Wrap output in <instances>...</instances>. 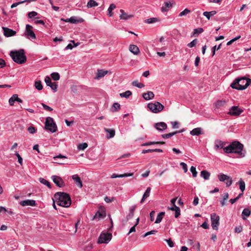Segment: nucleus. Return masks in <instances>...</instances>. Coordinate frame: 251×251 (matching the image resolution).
<instances>
[{
    "mask_svg": "<svg viewBox=\"0 0 251 251\" xmlns=\"http://www.w3.org/2000/svg\"><path fill=\"white\" fill-rule=\"evenodd\" d=\"M132 94V93L130 91L127 90L124 93H120V96L121 97H124L126 98H128L129 96H130Z\"/></svg>",
    "mask_w": 251,
    "mask_h": 251,
    "instance_id": "nucleus-40",
    "label": "nucleus"
},
{
    "mask_svg": "<svg viewBox=\"0 0 251 251\" xmlns=\"http://www.w3.org/2000/svg\"><path fill=\"white\" fill-rule=\"evenodd\" d=\"M41 105H42L43 108L47 111H52L53 110V109L52 108L45 104L44 103H42Z\"/></svg>",
    "mask_w": 251,
    "mask_h": 251,
    "instance_id": "nucleus-58",
    "label": "nucleus"
},
{
    "mask_svg": "<svg viewBox=\"0 0 251 251\" xmlns=\"http://www.w3.org/2000/svg\"><path fill=\"white\" fill-rule=\"evenodd\" d=\"M37 15V13L35 11H31L28 13V17L29 18H32Z\"/></svg>",
    "mask_w": 251,
    "mask_h": 251,
    "instance_id": "nucleus-61",
    "label": "nucleus"
},
{
    "mask_svg": "<svg viewBox=\"0 0 251 251\" xmlns=\"http://www.w3.org/2000/svg\"><path fill=\"white\" fill-rule=\"evenodd\" d=\"M133 175V173H125L124 174L121 175H118L116 174H113L111 176V178H115L117 177H127V176H131Z\"/></svg>",
    "mask_w": 251,
    "mask_h": 251,
    "instance_id": "nucleus-20",
    "label": "nucleus"
},
{
    "mask_svg": "<svg viewBox=\"0 0 251 251\" xmlns=\"http://www.w3.org/2000/svg\"><path fill=\"white\" fill-rule=\"evenodd\" d=\"M241 38V36H238L234 38H233L232 39L230 40V41H229L227 43H226V45L227 46H229L232 43H233L234 42L236 41V40H238L239 39H240Z\"/></svg>",
    "mask_w": 251,
    "mask_h": 251,
    "instance_id": "nucleus-54",
    "label": "nucleus"
},
{
    "mask_svg": "<svg viewBox=\"0 0 251 251\" xmlns=\"http://www.w3.org/2000/svg\"><path fill=\"white\" fill-rule=\"evenodd\" d=\"M108 73L107 71H104L102 70H98L96 76L95 77V79H99L103 76H104Z\"/></svg>",
    "mask_w": 251,
    "mask_h": 251,
    "instance_id": "nucleus-19",
    "label": "nucleus"
},
{
    "mask_svg": "<svg viewBox=\"0 0 251 251\" xmlns=\"http://www.w3.org/2000/svg\"><path fill=\"white\" fill-rule=\"evenodd\" d=\"M57 204L61 206L68 207L71 204V198L69 194L64 192H57L54 195Z\"/></svg>",
    "mask_w": 251,
    "mask_h": 251,
    "instance_id": "nucleus-2",
    "label": "nucleus"
},
{
    "mask_svg": "<svg viewBox=\"0 0 251 251\" xmlns=\"http://www.w3.org/2000/svg\"><path fill=\"white\" fill-rule=\"evenodd\" d=\"M180 165L182 167L184 173H186L188 171L187 164L184 162L180 163Z\"/></svg>",
    "mask_w": 251,
    "mask_h": 251,
    "instance_id": "nucleus-60",
    "label": "nucleus"
},
{
    "mask_svg": "<svg viewBox=\"0 0 251 251\" xmlns=\"http://www.w3.org/2000/svg\"><path fill=\"white\" fill-rule=\"evenodd\" d=\"M242 229H243L242 226H240L235 227L234 230L236 233H240L242 231Z\"/></svg>",
    "mask_w": 251,
    "mask_h": 251,
    "instance_id": "nucleus-64",
    "label": "nucleus"
},
{
    "mask_svg": "<svg viewBox=\"0 0 251 251\" xmlns=\"http://www.w3.org/2000/svg\"><path fill=\"white\" fill-rule=\"evenodd\" d=\"M158 21V20L156 18H151L146 19L145 21V22L147 24H152V23H155Z\"/></svg>",
    "mask_w": 251,
    "mask_h": 251,
    "instance_id": "nucleus-43",
    "label": "nucleus"
},
{
    "mask_svg": "<svg viewBox=\"0 0 251 251\" xmlns=\"http://www.w3.org/2000/svg\"><path fill=\"white\" fill-rule=\"evenodd\" d=\"M251 212L249 209L245 208L242 212V215L243 216V219L244 220H245L246 219V217H249L250 215H251Z\"/></svg>",
    "mask_w": 251,
    "mask_h": 251,
    "instance_id": "nucleus-31",
    "label": "nucleus"
},
{
    "mask_svg": "<svg viewBox=\"0 0 251 251\" xmlns=\"http://www.w3.org/2000/svg\"><path fill=\"white\" fill-rule=\"evenodd\" d=\"M203 31L202 28H198L194 29L193 35L197 36L199 34L201 33Z\"/></svg>",
    "mask_w": 251,
    "mask_h": 251,
    "instance_id": "nucleus-41",
    "label": "nucleus"
},
{
    "mask_svg": "<svg viewBox=\"0 0 251 251\" xmlns=\"http://www.w3.org/2000/svg\"><path fill=\"white\" fill-rule=\"evenodd\" d=\"M116 8V5L114 3H112L110 5V6L108 8V15L109 17H111L113 15L112 11Z\"/></svg>",
    "mask_w": 251,
    "mask_h": 251,
    "instance_id": "nucleus-35",
    "label": "nucleus"
},
{
    "mask_svg": "<svg viewBox=\"0 0 251 251\" xmlns=\"http://www.w3.org/2000/svg\"><path fill=\"white\" fill-rule=\"evenodd\" d=\"M112 234L108 232H102L98 239V243L100 244H107L112 239Z\"/></svg>",
    "mask_w": 251,
    "mask_h": 251,
    "instance_id": "nucleus-7",
    "label": "nucleus"
},
{
    "mask_svg": "<svg viewBox=\"0 0 251 251\" xmlns=\"http://www.w3.org/2000/svg\"><path fill=\"white\" fill-rule=\"evenodd\" d=\"M71 42L73 43V45H72L71 43L69 44L66 47L65 50H72L74 47H77L79 44V43L75 44L74 41H71Z\"/></svg>",
    "mask_w": 251,
    "mask_h": 251,
    "instance_id": "nucleus-37",
    "label": "nucleus"
},
{
    "mask_svg": "<svg viewBox=\"0 0 251 251\" xmlns=\"http://www.w3.org/2000/svg\"><path fill=\"white\" fill-rule=\"evenodd\" d=\"M20 204L23 206L28 205L31 206H35L36 205L35 201L33 200H26L25 201H22L20 202Z\"/></svg>",
    "mask_w": 251,
    "mask_h": 251,
    "instance_id": "nucleus-15",
    "label": "nucleus"
},
{
    "mask_svg": "<svg viewBox=\"0 0 251 251\" xmlns=\"http://www.w3.org/2000/svg\"><path fill=\"white\" fill-rule=\"evenodd\" d=\"M51 76L54 80H58L60 78V75L58 73H53L51 74Z\"/></svg>",
    "mask_w": 251,
    "mask_h": 251,
    "instance_id": "nucleus-48",
    "label": "nucleus"
},
{
    "mask_svg": "<svg viewBox=\"0 0 251 251\" xmlns=\"http://www.w3.org/2000/svg\"><path fill=\"white\" fill-rule=\"evenodd\" d=\"M197 41H198L197 39H195L192 41H191L190 43H189L187 45V46L189 47V48H193L194 46H195V45L197 44Z\"/></svg>",
    "mask_w": 251,
    "mask_h": 251,
    "instance_id": "nucleus-52",
    "label": "nucleus"
},
{
    "mask_svg": "<svg viewBox=\"0 0 251 251\" xmlns=\"http://www.w3.org/2000/svg\"><path fill=\"white\" fill-rule=\"evenodd\" d=\"M10 55L13 60L18 64H22L26 61V57L23 49L17 51H11Z\"/></svg>",
    "mask_w": 251,
    "mask_h": 251,
    "instance_id": "nucleus-4",
    "label": "nucleus"
},
{
    "mask_svg": "<svg viewBox=\"0 0 251 251\" xmlns=\"http://www.w3.org/2000/svg\"><path fill=\"white\" fill-rule=\"evenodd\" d=\"M104 130L105 132L108 133L106 137L108 139L113 138L115 134V131L113 129L105 128Z\"/></svg>",
    "mask_w": 251,
    "mask_h": 251,
    "instance_id": "nucleus-24",
    "label": "nucleus"
},
{
    "mask_svg": "<svg viewBox=\"0 0 251 251\" xmlns=\"http://www.w3.org/2000/svg\"><path fill=\"white\" fill-rule=\"evenodd\" d=\"M120 12L121 13V14L120 16L121 19L127 20L129 18L132 17V15H127V14L125 13L122 9L120 10Z\"/></svg>",
    "mask_w": 251,
    "mask_h": 251,
    "instance_id": "nucleus-27",
    "label": "nucleus"
},
{
    "mask_svg": "<svg viewBox=\"0 0 251 251\" xmlns=\"http://www.w3.org/2000/svg\"><path fill=\"white\" fill-rule=\"evenodd\" d=\"M51 178L53 182L59 187H63L65 186V183L61 177L57 176H52Z\"/></svg>",
    "mask_w": 251,
    "mask_h": 251,
    "instance_id": "nucleus-11",
    "label": "nucleus"
},
{
    "mask_svg": "<svg viewBox=\"0 0 251 251\" xmlns=\"http://www.w3.org/2000/svg\"><path fill=\"white\" fill-rule=\"evenodd\" d=\"M156 232H157L156 230H151V231H148V232H146L144 235H143V237H147L148 235H151V234H155Z\"/></svg>",
    "mask_w": 251,
    "mask_h": 251,
    "instance_id": "nucleus-62",
    "label": "nucleus"
},
{
    "mask_svg": "<svg viewBox=\"0 0 251 251\" xmlns=\"http://www.w3.org/2000/svg\"><path fill=\"white\" fill-rule=\"evenodd\" d=\"M15 96V94H14L9 99V104L11 105V106H13L14 105V102L15 101H16L15 99V97H14Z\"/></svg>",
    "mask_w": 251,
    "mask_h": 251,
    "instance_id": "nucleus-55",
    "label": "nucleus"
},
{
    "mask_svg": "<svg viewBox=\"0 0 251 251\" xmlns=\"http://www.w3.org/2000/svg\"><path fill=\"white\" fill-rule=\"evenodd\" d=\"M216 14V11H211L210 12H204L203 13V15L205 16L208 20L210 19V18L215 15Z\"/></svg>",
    "mask_w": 251,
    "mask_h": 251,
    "instance_id": "nucleus-32",
    "label": "nucleus"
},
{
    "mask_svg": "<svg viewBox=\"0 0 251 251\" xmlns=\"http://www.w3.org/2000/svg\"><path fill=\"white\" fill-rule=\"evenodd\" d=\"M27 131L31 134H34L36 132V129L33 126H30L27 128Z\"/></svg>",
    "mask_w": 251,
    "mask_h": 251,
    "instance_id": "nucleus-56",
    "label": "nucleus"
},
{
    "mask_svg": "<svg viewBox=\"0 0 251 251\" xmlns=\"http://www.w3.org/2000/svg\"><path fill=\"white\" fill-rule=\"evenodd\" d=\"M242 112L243 110L241 109L240 108H239L238 106H234L230 108L228 114L233 116H238Z\"/></svg>",
    "mask_w": 251,
    "mask_h": 251,
    "instance_id": "nucleus-13",
    "label": "nucleus"
},
{
    "mask_svg": "<svg viewBox=\"0 0 251 251\" xmlns=\"http://www.w3.org/2000/svg\"><path fill=\"white\" fill-rule=\"evenodd\" d=\"M165 241L167 243L170 248H173L174 246V243L170 238L169 239H165Z\"/></svg>",
    "mask_w": 251,
    "mask_h": 251,
    "instance_id": "nucleus-59",
    "label": "nucleus"
},
{
    "mask_svg": "<svg viewBox=\"0 0 251 251\" xmlns=\"http://www.w3.org/2000/svg\"><path fill=\"white\" fill-rule=\"evenodd\" d=\"M15 154L18 158V162L20 164V165H22V164H23L22 157L21 156V155L19 154V153L17 151L15 152Z\"/></svg>",
    "mask_w": 251,
    "mask_h": 251,
    "instance_id": "nucleus-51",
    "label": "nucleus"
},
{
    "mask_svg": "<svg viewBox=\"0 0 251 251\" xmlns=\"http://www.w3.org/2000/svg\"><path fill=\"white\" fill-rule=\"evenodd\" d=\"M172 6V4L170 1H166L164 3V5L161 7V11L162 12L168 11L170 8Z\"/></svg>",
    "mask_w": 251,
    "mask_h": 251,
    "instance_id": "nucleus-25",
    "label": "nucleus"
},
{
    "mask_svg": "<svg viewBox=\"0 0 251 251\" xmlns=\"http://www.w3.org/2000/svg\"><path fill=\"white\" fill-rule=\"evenodd\" d=\"M129 50L130 52L135 55H137L140 52L138 47L135 45H130Z\"/></svg>",
    "mask_w": 251,
    "mask_h": 251,
    "instance_id": "nucleus-21",
    "label": "nucleus"
},
{
    "mask_svg": "<svg viewBox=\"0 0 251 251\" xmlns=\"http://www.w3.org/2000/svg\"><path fill=\"white\" fill-rule=\"evenodd\" d=\"M226 103V100H217L215 103V106L216 108H219L221 107L224 106Z\"/></svg>",
    "mask_w": 251,
    "mask_h": 251,
    "instance_id": "nucleus-28",
    "label": "nucleus"
},
{
    "mask_svg": "<svg viewBox=\"0 0 251 251\" xmlns=\"http://www.w3.org/2000/svg\"><path fill=\"white\" fill-rule=\"evenodd\" d=\"M239 184L240 189L241 190V191L242 192H243L245 189V182L242 179H241L240 180V181H239Z\"/></svg>",
    "mask_w": 251,
    "mask_h": 251,
    "instance_id": "nucleus-46",
    "label": "nucleus"
},
{
    "mask_svg": "<svg viewBox=\"0 0 251 251\" xmlns=\"http://www.w3.org/2000/svg\"><path fill=\"white\" fill-rule=\"evenodd\" d=\"M154 127L158 131H163L167 128V124L164 122L155 123Z\"/></svg>",
    "mask_w": 251,
    "mask_h": 251,
    "instance_id": "nucleus-16",
    "label": "nucleus"
},
{
    "mask_svg": "<svg viewBox=\"0 0 251 251\" xmlns=\"http://www.w3.org/2000/svg\"><path fill=\"white\" fill-rule=\"evenodd\" d=\"M83 22L82 19H77L75 17H71L70 18V23L72 24H77Z\"/></svg>",
    "mask_w": 251,
    "mask_h": 251,
    "instance_id": "nucleus-36",
    "label": "nucleus"
},
{
    "mask_svg": "<svg viewBox=\"0 0 251 251\" xmlns=\"http://www.w3.org/2000/svg\"><path fill=\"white\" fill-rule=\"evenodd\" d=\"M151 188L150 187H148L144 193L143 197L140 201L141 203H143L144 201L150 196V192H151Z\"/></svg>",
    "mask_w": 251,
    "mask_h": 251,
    "instance_id": "nucleus-23",
    "label": "nucleus"
},
{
    "mask_svg": "<svg viewBox=\"0 0 251 251\" xmlns=\"http://www.w3.org/2000/svg\"><path fill=\"white\" fill-rule=\"evenodd\" d=\"M45 128L52 133L57 131V126L51 117H47L45 122Z\"/></svg>",
    "mask_w": 251,
    "mask_h": 251,
    "instance_id": "nucleus-6",
    "label": "nucleus"
},
{
    "mask_svg": "<svg viewBox=\"0 0 251 251\" xmlns=\"http://www.w3.org/2000/svg\"><path fill=\"white\" fill-rule=\"evenodd\" d=\"M190 134L193 136H198L202 134L201 129L200 127H197L193 129L190 131Z\"/></svg>",
    "mask_w": 251,
    "mask_h": 251,
    "instance_id": "nucleus-26",
    "label": "nucleus"
},
{
    "mask_svg": "<svg viewBox=\"0 0 251 251\" xmlns=\"http://www.w3.org/2000/svg\"><path fill=\"white\" fill-rule=\"evenodd\" d=\"M190 171L192 173L193 176L195 177L197 176V172L195 167L192 166L190 168Z\"/></svg>",
    "mask_w": 251,
    "mask_h": 251,
    "instance_id": "nucleus-53",
    "label": "nucleus"
},
{
    "mask_svg": "<svg viewBox=\"0 0 251 251\" xmlns=\"http://www.w3.org/2000/svg\"><path fill=\"white\" fill-rule=\"evenodd\" d=\"M72 177L73 180L75 181V184L77 185V186L80 188H82L83 186L82 183L78 175H73Z\"/></svg>",
    "mask_w": 251,
    "mask_h": 251,
    "instance_id": "nucleus-17",
    "label": "nucleus"
},
{
    "mask_svg": "<svg viewBox=\"0 0 251 251\" xmlns=\"http://www.w3.org/2000/svg\"><path fill=\"white\" fill-rule=\"evenodd\" d=\"M66 158L67 157L66 156H64V155H63L60 154L58 155L53 157V159L55 161L56 163H57L59 164H64L63 163L57 162V159L58 158L62 159V158Z\"/></svg>",
    "mask_w": 251,
    "mask_h": 251,
    "instance_id": "nucleus-45",
    "label": "nucleus"
},
{
    "mask_svg": "<svg viewBox=\"0 0 251 251\" xmlns=\"http://www.w3.org/2000/svg\"><path fill=\"white\" fill-rule=\"evenodd\" d=\"M222 44H220L217 47L216 46H214L212 48V56H214L215 54L216 50H218L221 48Z\"/></svg>",
    "mask_w": 251,
    "mask_h": 251,
    "instance_id": "nucleus-57",
    "label": "nucleus"
},
{
    "mask_svg": "<svg viewBox=\"0 0 251 251\" xmlns=\"http://www.w3.org/2000/svg\"><path fill=\"white\" fill-rule=\"evenodd\" d=\"M211 226L214 230H217L220 225V217L216 213L211 214Z\"/></svg>",
    "mask_w": 251,
    "mask_h": 251,
    "instance_id": "nucleus-9",
    "label": "nucleus"
},
{
    "mask_svg": "<svg viewBox=\"0 0 251 251\" xmlns=\"http://www.w3.org/2000/svg\"><path fill=\"white\" fill-rule=\"evenodd\" d=\"M32 26L29 25H26L25 30L24 32V36L28 39L32 40L35 39L36 37L35 34L32 30Z\"/></svg>",
    "mask_w": 251,
    "mask_h": 251,
    "instance_id": "nucleus-8",
    "label": "nucleus"
},
{
    "mask_svg": "<svg viewBox=\"0 0 251 251\" xmlns=\"http://www.w3.org/2000/svg\"><path fill=\"white\" fill-rule=\"evenodd\" d=\"M120 104L117 102H115L113 104V106H112V111H117L118 109H119L120 108Z\"/></svg>",
    "mask_w": 251,
    "mask_h": 251,
    "instance_id": "nucleus-50",
    "label": "nucleus"
},
{
    "mask_svg": "<svg viewBox=\"0 0 251 251\" xmlns=\"http://www.w3.org/2000/svg\"><path fill=\"white\" fill-rule=\"evenodd\" d=\"M45 81L47 85L50 86L53 91H54V92H56L57 91L58 87L57 84L55 82H52L51 79L49 76H46L45 78Z\"/></svg>",
    "mask_w": 251,
    "mask_h": 251,
    "instance_id": "nucleus-12",
    "label": "nucleus"
},
{
    "mask_svg": "<svg viewBox=\"0 0 251 251\" xmlns=\"http://www.w3.org/2000/svg\"><path fill=\"white\" fill-rule=\"evenodd\" d=\"M164 215H165V212H160L157 216V218L155 221V224L160 223L161 222Z\"/></svg>",
    "mask_w": 251,
    "mask_h": 251,
    "instance_id": "nucleus-33",
    "label": "nucleus"
},
{
    "mask_svg": "<svg viewBox=\"0 0 251 251\" xmlns=\"http://www.w3.org/2000/svg\"><path fill=\"white\" fill-rule=\"evenodd\" d=\"M218 178L220 181L225 182L226 187L230 186L232 183L231 178L230 176L224 174H220L218 176Z\"/></svg>",
    "mask_w": 251,
    "mask_h": 251,
    "instance_id": "nucleus-10",
    "label": "nucleus"
},
{
    "mask_svg": "<svg viewBox=\"0 0 251 251\" xmlns=\"http://www.w3.org/2000/svg\"><path fill=\"white\" fill-rule=\"evenodd\" d=\"M182 131H183V130L176 131H175V132H173L172 133L162 134V137L163 138H171V137H172L173 135H176L177 133H180Z\"/></svg>",
    "mask_w": 251,
    "mask_h": 251,
    "instance_id": "nucleus-30",
    "label": "nucleus"
},
{
    "mask_svg": "<svg viewBox=\"0 0 251 251\" xmlns=\"http://www.w3.org/2000/svg\"><path fill=\"white\" fill-rule=\"evenodd\" d=\"M165 144L164 142H148L142 144L143 146H148L154 144Z\"/></svg>",
    "mask_w": 251,
    "mask_h": 251,
    "instance_id": "nucleus-39",
    "label": "nucleus"
},
{
    "mask_svg": "<svg viewBox=\"0 0 251 251\" xmlns=\"http://www.w3.org/2000/svg\"><path fill=\"white\" fill-rule=\"evenodd\" d=\"M251 80L245 77L236 78L230 86L237 90H244L247 88L251 84Z\"/></svg>",
    "mask_w": 251,
    "mask_h": 251,
    "instance_id": "nucleus-3",
    "label": "nucleus"
},
{
    "mask_svg": "<svg viewBox=\"0 0 251 251\" xmlns=\"http://www.w3.org/2000/svg\"><path fill=\"white\" fill-rule=\"evenodd\" d=\"M88 147V145L86 143L79 144L78 145V149L79 150H84Z\"/></svg>",
    "mask_w": 251,
    "mask_h": 251,
    "instance_id": "nucleus-49",
    "label": "nucleus"
},
{
    "mask_svg": "<svg viewBox=\"0 0 251 251\" xmlns=\"http://www.w3.org/2000/svg\"><path fill=\"white\" fill-rule=\"evenodd\" d=\"M191 11L187 8L185 9L183 11L181 12L179 14V17H182L184 16L187 15L188 14L190 13Z\"/></svg>",
    "mask_w": 251,
    "mask_h": 251,
    "instance_id": "nucleus-47",
    "label": "nucleus"
},
{
    "mask_svg": "<svg viewBox=\"0 0 251 251\" xmlns=\"http://www.w3.org/2000/svg\"><path fill=\"white\" fill-rule=\"evenodd\" d=\"M39 181L41 183L46 185L49 188H51V185L50 184V183L48 180H47L46 179H44L43 178L40 177V178H39Z\"/></svg>",
    "mask_w": 251,
    "mask_h": 251,
    "instance_id": "nucleus-38",
    "label": "nucleus"
},
{
    "mask_svg": "<svg viewBox=\"0 0 251 251\" xmlns=\"http://www.w3.org/2000/svg\"><path fill=\"white\" fill-rule=\"evenodd\" d=\"M132 84L134 86L137 87L139 88H142L145 86L143 83H139L137 80L133 81Z\"/></svg>",
    "mask_w": 251,
    "mask_h": 251,
    "instance_id": "nucleus-42",
    "label": "nucleus"
},
{
    "mask_svg": "<svg viewBox=\"0 0 251 251\" xmlns=\"http://www.w3.org/2000/svg\"><path fill=\"white\" fill-rule=\"evenodd\" d=\"M98 5V3L94 0H89L87 4L88 8H92L97 6Z\"/></svg>",
    "mask_w": 251,
    "mask_h": 251,
    "instance_id": "nucleus-34",
    "label": "nucleus"
},
{
    "mask_svg": "<svg viewBox=\"0 0 251 251\" xmlns=\"http://www.w3.org/2000/svg\"><path fill=\"white\" fill-rule=\"evenodd\" d=\"M148 108L154 113H158L163 110L164 106L158 101L154 103H149L147 105Z\"/></svg>",
    "mask_w": 251,
    "mask_h": 251,
    "instance_id": "nucleus-5",
    "label": "nucleus"
},
{
    "mask_svg": "<svg viewBox=\"0 0 251 251\" xmlns=\"http://www.w3.org/2000/svg\"><path fill=\"white\" fill-rule=\"evenodd\" d=\"M2 28L4 35L6 37L14 36L16 34V32L15 30H13L8 27H2Z\"/></svg>",
    "mask_w": 251,
    "mask_h": 251,
    "instance_id": "nucleus-14",
    "label": "nucleus"
},
{
    "mask_svg": "<svg viewBox=\"0 0 251 251\" xmlns=\"http://www.w3.org/2000/svg\"><path fill=\"white\" fill-rule=\"evenodd\" d=\"M24 2H25V1H24V0L19 1V2H15L11 5V8H13L21 4L24 3Z\"/></svg>",
    "mask_w": 251,
    "mask_h": 251,
    "instance_id": "nucleus-63",
    "label": "nucleus"
},
{
    "mask_svg": "<svg viewBox=\"0 0 251 251\" xmlns=\"http://www.w3.org/2000/svg\"><path fill=\"white\" fill-rule=\"evenodd\" d=\"M105 212L103 210H99L95 214V215L94 216V219H101L105 217Z\"/></svg>",
    "mask_w": 251,
    "mask_h": 251,
    "instance_id": "nucleus-22",
    "label": "nucleus"
},
{
    "mask_svg": "<svg viewBox=\"0 0 251 251\" xmlns=\"http://www.w3.org/2000/svg\"><path fill=\"white\" fill-rule=\"evenodd\" d=\"M142 97L145 100H149L152 99L154 97V95L152 92L148 91L146 93H143Z\"/></svg>",
    "mask_w": 251,
    "mask_h": 251,
    "instance_id": "nucleus-18",
    "label": "nucleus"
},
{
    "mask_svg": "<svg viewBox=\"0 0 251 251\" xmlns=\"http://www.w3.org/2000/svg\"><path fill=\"white\" fill-rule=\"evenodd\" d=\"M34 86L38 90H41L43 88L41 81L40 80L36 81L34 83Z\"/></svg>",
    "mask_w": 251,
    "mask_h": 251,
    "instance_id": "nucleus-44",
    "label": "nucleus"
},
{
    "mask_svg": "<svg viewBox=\"0 0 251 251\" xmlns=\"http://www.w3.org/2000/svg\"><path fill=\"white\" fill-rule=\"evenodd\" d=\"M224 143L220 140H216L215 142V150L223 148L226 153H235L239 154L241 157H244V154L242 152L243 145L238 141H234L226 147L224 148Z\"/></svg>",
    "mask_w": 251,
    "mask_h": 251,
    "instance_id": "nucleus-1",
    "label": "nucleus"
},
{
    "mask_svg": "<svg viewBox=\"0 0 251 251\" xmlns=\"http://www.w3.org/2000/svg\"><path fill=\"white\" fill-rule=\"evenodd\" d=\"M210 174L206 170H203L201 172V176L205 180L209 179Z\"/></svg>",
    "mask_w": 251,
    "mask_h": 251,
    "instance_id": "nucleus-29",
    "label": "nucleus"
}]
</instances>
